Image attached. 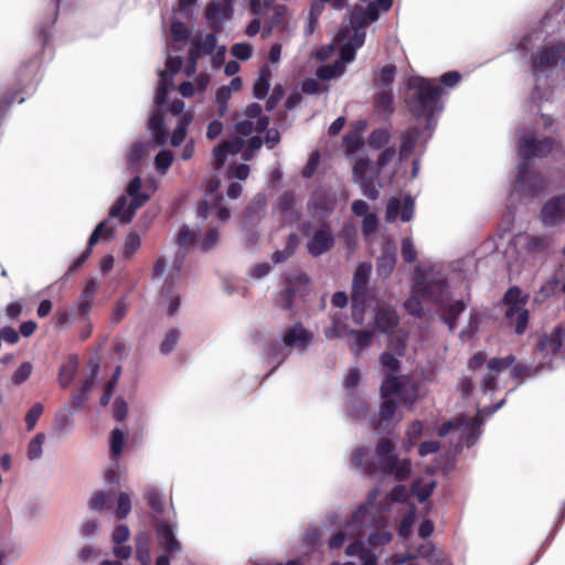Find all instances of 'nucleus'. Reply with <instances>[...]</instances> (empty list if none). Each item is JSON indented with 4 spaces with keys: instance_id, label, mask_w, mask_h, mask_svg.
I'll list each match as a JSON object with an SVG mask.
<instances>
[{
    "instance_id": "nucleus-58",
    "label": "nucleus",
    "mask_w": 565,
    "mask_h": 565,
    "mask_svg": "<svg viewBox=\"0 0 565 565\" xmlns=\"http://www.w3.org/2000/svg\"><path fill=\"white\" fill-rule=\"evenodd\" d=\"M253 54V47L246 42L236 43L232 46V55L238 60L246 61Z\"/></svg>"
},
{
    "instance_id": "nucleus-43",
    "label": "nucleus",
    "mask_w": 565,
    "mask_h": 565,
    "mask_svg": "<svg viewBox=\"0 0 565 565\" xmlns=\"http://www.w3.org/2000/svg\"><path fill=\"white\" fill-rule=\"evenodd\" d=\"M245 117L256 120L258 132L265 130L268 126V118L262 115V107L258 104L247 106Z\"/></svg>"
},
{
    "instance_id": "nucleus-44",
    "label": "nucleus",
    "mask_w": 565,
    "mask_h": 565,
    "mask_svg": "<svg viewBox=\"0 0 565 565\" xmlns=\"http://www.w3.org/2000/svg\"><path fill=\"white\" fill-rule=\"evenodd\" d=\"M45 443V435L38 433L29 443L26 456L30 460H38L43 454V445Z\"/></svg>"
},
{
    "instance_id": "nucleus-31",
    "label": "nucleus",
    "mask_w": 565,
    "mask_h": 565,
    "mask_svg": "<svg viewBox=\"0 0 565 565\" xmlns=\"http://www.w3.org/2000/svg\"><path fill=\"white\" fill-rule=\"evenodd\" d=\"M243 86L241 77H234L228 85L222 86L216 92V103L218 105V111L223 115L227 108V102L232 95L241 90Z\"/></svg>"
},
{
    "instance_id": "nucleus-21",
    "label": "nucleus",
    "mask_w": 565,
    "mask_h": 565,
    "mask_svg": "<svg viewBox=\"0 0 565 565\" xmlns=\"http://www.w3.org/2000/svg\"><path fill=\"white\" fill-rule=\"evenodd\" d=\"M333 243L334 239L330 227L323 224L310 237V239L307 243V248L312 256H319L329 250L333 246Z\"/></svg>"
},
{
    "instance_id": "nucleus-14",
    "label": "nucleus",
    "mask_w": 565,
    "mask_h": 565,
    "mask_svg": "<svg viewBox=\"0 0 565 565\" xmlns=\"http://www.w3.org/2000/svg\"><path fill=\"white\" fill-rule=\"evenodd\" d=\"M377 173L379 170L364 158H360L353 163V177L360 183L363 194L371 200H375L379 196V191L374 185V179Z\"/></svg>"
},
{
    "instance_id": "nucleus-59",
    "label": "nucleus",
    "mask_w": 565,
    "mask_h": 565,
    "mask_svg": "<svg viewBox=\"0 0 565 565\" xmlns=\"http://www.w3.org/2000/svg\"><path fill=\"white\" fill-rule=\"evenodd\" d=\"M376 107L382 109L385 113H391L393 110V96L388 90L381 92L375 100Z\"/></svg>"
},
{
    "instance_id": "nucleus-18",
    "label": "nucleus",
    "mask_w": 565,
    "mask_h": 565,
    "mask_svg": "<svg viewBox=\"0 0 565 565\" xmlns=\"http://www.w3.org/2000/svg\"><path fill=\"white\" fill-rule=\"evenodd\" d=\"M381 254L376 262V271L381 277H388L396 264V246L393 241L381 238Z\"/></svg>"
},
{
    "instance_id": "nucleus-8",
    "label": "nucleus",
    "mask_w": 565,
    "mask_h": 565,
    "mask_svg": "<svg viewBox=\"0 0 565 565\" xmlns=\"http://www.w3.org/2000/svg\"><path fill=\"white\" fill-rule=\"evenodd\" d=\"M408 87L414 93L409 102L411 111L417 117H427L428 122L435 111L439 110L438 96L443 88L423 77H413L408 81Z\"/></svg>"
},
{
    "instance_id": "nucleus-26",
    "label": "nucleus",
    "mask_w": 565,
    "mask_h": 565,
    "mask_svg": "<svg viewBox=\"0 0 565 565\" xmlns=\"http://www.w3.org/2000/svg\"><path fill=\"white\" fill-rule=\"evenodd\" d=\"M311 342L312 334L300 324L294 326L284 335V343L297 350H305Z\"/></svg>"
},
{
    "instance_id": "nucleus-10",
    "label": "nucleus",
    "mask_w": 565,
    "mask_h": 565,
    "mask_svg": "<svg viewBox=\"0 0 565 565\" xmlns=\"http://www.w3.org/2000/svg\"><path fill=\"white\" fill-rule=\"evenodd\" d=\"M486 409H479L478 414L473 418H468L462 415L456 419V422H447L439 428V435L445 436L452 429L456 430L460 438L466 441L468 446L472 445L480 434V427L482 425V416Z\"/></svg>"
},
{
    "instance_id": "nucleus-6",
    "label": "nucleus",
    "mask_w": 565,
    "mask_h": 565,
    "mask_svg": "<svg viewBox=\"0 0 565 565\" xmlns=\"http://www.w3.org/2000/svg\"><path fill=\"white\" fill-rule=\"evenodd\" d=\"M391 516H387V522L384 525H376L375 523L363 524L362 525V534L358 537L352 535H345L344 543H348L345 548V554L349 557H358L361 562V565H376L377 557L374 553L365 548L362 537L365 535V531L369 529H376V531L371 532L367 539L369 544L372 547L383 546L391 542L392 534L385 530L386 525L390 523Z\"/></svg>"
},
{
    "instance_id": "nucleus-47",
    "label": "nucleus",
    "mask_w": 565,
    "mask_h": 565,
    "mask_svg": "<svg viewBox=\"0 0 565 565\" xmlns=\"http://www.w3.org/2000/svg\"><path fill=\"white\" fill-rule=\"evenodd\" d=\"M125 433L118 428L114 429L110 437V454L113 457H119L125 448Z\"/></svg>"
},
{
    "instance_id": "nucleus-52",
    "label": "nucleus",
    "mask_w": 565,
    "mask_h": 565,
    "mask_svg": "<svg viewBox=\"0 0 565 565\" xmlns=\"http://www.w3.org/2000/svg\"><path fill=\"white\" fill-rule=\"evenodd\" d=\"M269 71L265 70L262 72L260 76L257 78L255 85H254V96L258 99L264 98L270 87L269 84Z\"/></svg>"
},
{
    "instance_id": "nucleus-61",
    "label": "nucleus",
    "mask_w": 565,
    "mask_h": 565,
    "mask_svg": "<svg viewBox=\"0 0 565 565\" xmlns=\"http://www.w3.org/2000/svg\"><path fill=\"white\" fill-rule=\"evenodd\" d=\"M43 413V406L40 403H35L28 412L25 416V423L29 430L33 429Z\"/></svg>"
},
{
    "instance_id": "nucleus-27",
    "label": "nucleus",
    "mask_w": 565,
    "mask_h": 565,
    "mask_svg": "<svg viewBox=\"0 0 565 565\" xmlns=\"http://www.w3.org/2000/svg\"><path fill=\"white\" fill-rule=\"evenodd\" d=\"M564 53V44H557L556 46L545 45L544 50L540 53V55L535 57L533 66L536 70H544L551 67L563 57Z\"/></svg>"
},
{
    "instance_id": "nucleus-22",
    "label": "nucleus",
    "mask_w": 565,
    "mask_h": 565,
    "mask_svg": "<svg viewBox=\"0 0 565 565\" xmlns=\"http://www.w3.org/2000/svg\"><path fill=\"white\" fill-rule=\"evenodd\" d=\"M158 544L170 556L181 552V543L175 537V529L168 523H160L157 527Z\"/></svg>"
},
{
    "instance_id": "nucleus-62",
    "label": "nucleus",
    "mask_w": 565,
    "mask_h": 565,
    "mask_svg": "<svg viewBox=\"0 0 565 565\" xmlns=\"http://www.w3.org/2000/svg\"><path fill=\"white\" fill-rule=\"evenodd\" d=\"M178 340H179V333H178V331H175V330H171V331H169V332L166 334V337H164L163 341L161 342L160 351H161L163 354H168V353H170V352L174 349V347H175V344H177Z\"/></svg>"
},
{
    "instance_id": "nucleus-3",
    "label": "nucleus",
    "mask_w": 565,
    "mask_h": 565,
    "mask_svg": "<svg viewBox=\"0 0 565 565\" xmlns=\"http://www.w3.org/2000/svg\"><path fill=\"white\" fill-rule=\"evenodd\" d=\"M420 299L429 300L441 308L446 307L447 288L441 274L434 268L415 271L412 297L405 302V309L413 316H420Z\"/></svg>"
},
{
    "instance_id": "nucleus-7",
    "label": "nucleus",
    "mask_w": 565,
    "mask_h": 565,
    "mask_svg": "<svg viewBox=\"0 0 565 565\" xmlns=\"http://www.w3.org/2000/svg\"><path fill=\"white\" fill-rule=\"evenodd\" d=\"M351 460L354 466L366 472L376 470L386 472L387 469L394 468L397 463L395 445L388 438H381L376 444L374 454H371L369 449L356 448L352 452Z\"/></svg>"
},
{
    "instance_id": "nucleus-2",
    "label": "nucleus",
    "mask_w": 565,
    "mask_h": 565,
    "mask_svg": "<svg viewBox=\"0 0 565 565\" xmlns=\"http://www.w3.org/2000/svg\"><path fill=\"white\" fill-rule=\"evenodd\" d=\"M366 25L367 23L362 21V15L359 12L352 13L350 25L343 28L334 39V44L340 51V61L332 65L321 66L317 72L319 78L329 81L344 73V64L352 62L356 50L364 44Z\"/></svg>"
},
{
    "instance_id": "nucleus-45",
    "label": "nucleus",
    "mask_w": 565,
    "mask_h": 565,
    "mask_svg": "<svg viewBox=\"0 0 565 565\" xmlns=\"http://www.w3.org/2000/svg\"><path fill=\"white\" fill-rule=\"evenodd\" d=\"M377 224H379L377 216L374 213L366 214L363 217L362 232L365 237V241L372 248H373L374 242L371 236L375 233V231L377 228Z\"/></svg>"
},
{
    "instance_id": "nucleus-48",
    "label": "nucleus",
    "mask_w": 565,
    "mask_h": 565,
    "mask_svg": "<svg viewBox=\"0 0 565 565\" xmlns=\"http://www.w3.org/2000/svg\"><path fill=\"white\" fill-rule=\"evenodd\" d=\"M141 245V238L138 234L136 233H130L124 245H122V249H121V253H122V256L126 258V259H129L134 256V254L139 249Z\"/></svg>"
},
{
    "instance_id": "nucleus-49",
    "label": "nucleus",
    "mask_w": 565,
    "mask_h": 565,
    "mask_svg": "<svg viewBox=\"0 0 565 565\" xmlns=\"http://www.w3.org/2000/svg\"><path fill=\"white\" fill-rule=\"evenodd\" d=\"M33 372V365L31 362L21 363L18 369L11 375V382L13 385H21L24 383Z\"/></svg>"
},
{
    "instance_id": "nucleus-56",
    "label": "nucleus",
    "mask_w": 565,
    "mask_h": 565,
    "mask_svg": "<svg viewBox=\"0 0 565 565\" xmlns=\"http://www.w3.org/2000/svg\"><path fill=\"white\" fill-rule=\"evenodd\" d=\"M395 77V67L393 65H386L382 67L376 76L377 86H387L393 83Z\"/></svg>"
},
{
    "instance_id": "nucleus-35",
    "label": "nucleus",
    "mask_w": 565,
    "mask_h": 565,
    "mask_svg": "<svg viewBox=\"0 0 565 565\" xmlns=\"http://www.w3.org/2000/svg\"><path fill=\"white\" fill-rule=\"evenodd\" d=\"M78 366L76 356H70L68 360L61 366L58 372V382L61 386L66 387L73 381Z\"/></svg>"
},
{
    "instance_id": "nucleus-1",
    "label": "nucleus",
    "mask_w": 565,
    "mask_h": 565,
    "mask_svg": "<svg viewBox=\"0 0 565 565\" xmlns=\"http://www.w3.org/2000/svg\"><path fill=\"white\" fill-rule=\"evenodd\" d=\"M379 491L374 490L370 493L367 502L361 505L352 515L350 521H348L343 527L337 532L329 541L330 548H339L342 546L345 535H352L358 537L362 534V525L363 524H372L384 525L387 522V516L396 510H407V515L401 522L398 527V534L402 537H408L412 527L415 522V509L414 507L409 508L408 505H404V501L408 497V492L404 486H397L393 489L390 499H385L382 503L379 500Z\"/></svg>"
},
{
    "instance_id": "nucleus-34",
    "label": "nucleus",
    "mask_w": 565,
    "mask_h": 565,
    "mask_svg": "<svg viewBox=\"0 0 565 565\" xmlns=\"http://www.w3.org/2000/svg\"><path fill=\"white\" fill-rule=\"evenodd\" d=\"M375 324L382 331H388L397 324V316L390 307H380L375 313Z\"/></svg>"
},
{
    "instance_id": "nucleus-55",
    "label": "nucleus",
    "mask_w": 565,
    "mask_h": 565,
    "mask_svg": "<svg viewBox=\"0 0 565 565\" xmlns=\"http://www.w3.org/2000/svg\"><path fill=\"white\" fill-rule=\"evenodd\" d=\"M388 139L390 132L387 129H377L370 135L367 143L370 147L379 149L386 145L388 142Z\"/></svg>"
},
{
    "instance_id": "nucleus-60",
    "label": "nucleus",
    "mask_w": 565,
    "mask_h": 565,
    "mask_svg": "<svg viewBox=\"0 0 565 565\" xmlns=\"http://www.w3.org/2000/svg\"><path fill=\"white\" fill-rule=\"evenodd\" d=\"M423 425L420 422H414L406 431V448H411L415 445L418 437L422 435Z\"/></svg>"
},
{
    "instance_id": "nucleus-32",
    "label": "nucleus",
    "mask_w": 565,
    "mask_h": 565,
    "mask_svg": "<svg viewBox=\"0 0 565 565\" xmlns=\"http://www.w3.org/2000/svg\"><path fill=\"white\" fill-rule=\"evenodd\" d=\"M233 6L222 1H213L206 8V18L211 22H220L231 19Z\"/></svg>"
},
{
    "instance_id": "nucleus-38",
    "label": "nucleus",
    "mask_w": 565,
    "mask_h": 565,
    "mask_svg": "<svg viewBox=\"0 0 565 565\" xmlns=\"http://www.w3.org/2000/svg\"><path fill=\"white\" fill-rule=\"evenodd\" d=\"M191 121H192V115L190 113H184L182 116H180L178 126L171 136V145L172 146L177 147L184 140V138L186 136V129H188L189 125L191 124Z\"/></svg>"
},
{
    "instance_id": "nucleus-64",
    "label": "nucleus",
    "mask_w": 565,
    "mask_h": 565,
    "mask_svg": "<svg viewBox=\"0 0 565 565\" xmlns=\"http://www.w3.org/2000/svg\"><path fill=\"white\" fill-rule=\"evenodd\" d=\"M235 129L242 136H248L254 131H258L256 128V120L245 117L242 120H237Z\"/></svg>"
},
{
    "instance_id": "nucleus-29",
    "label": "nucleus",
    "mask_w": 565,
    "mask_h": 565,
    "mask_svg": "<svg viewBox=\"0 0 565 565\" xmlns=\"http://www.w3.org/2000/svg\"><path fill=\"white\" fill-rule=\"evenodd\" d=\"M114 230L107 226V222H102L97 225V227L92 233L88 239V248L76 259L70 267L71 271L77 270L84 262L88 258L90 250L89 248L94 246L100 237H110L113 236Z\"/></svg>"
},
{
    "instance_id": "nucleus-39",
    "label": "nucleus",
    "mask_w": 565,
    "mask_h": 565,
    "mask_svg": "<svg viewBox=\"0 0 565 565\" xmlns=\"http://www.w3.org/2000/svg\"><path fill=\"white\" fill-rule=\"evenodd\" d=\"M113 499H114V494L111 492L100 490V491L95 492L90 497V499L88 501V505L92 510L103 511L110 507Z\"/></svg>"
},
{
    "instance_id": "nucleus-25",
    "label": "nucleus",
    "mask_w": 565,
    "mask_h": 565,
    "mask_svg": "<svg viewBox=\"0 0 565 565\" xmlns=\"http://www.w3.org/2000/svg\"><path fill=\"white\" fill-rule=\"evenodd\" d=\"M216 36L212 33L198 34L191 43L190 60L198 62L202 55L212 54L216 46Z\"/></svg>"
},
{
    "instance_id": "nucleus-15",
    "label": "nucleus",
    "mask_w": 565,
    "mask_h": 565,
    "mask_svg": "<svg viewBox=\"0 0 565 565\" xmlns=\"http://www.w3.org/2000/svg\"><path fill=\"white\" fill-rule=\"evenodd\" d=\"M220 186L218 181H211L205 199L199 205V214L203 218L215 215L221 221L230 217V212L222 205L223 199L216 193Z\"/></svg>"
},
{
    "instance_id": "nucleus-57",
    "label": "nucleus",
    "mask_w": 565,
    "mask_h": 565,
    "mask_svg": "<svg viewBox=\"0 0 565 565\" xmlns=\"http://www.w3.org/2000/svg\"><path fill=\"white\" fill-rule=\"evenodd\" d=\"M341 237L345 241V244L350 250H354L358 245V234L354 225H345L342 228Z\"/></svg>"
},
{
    "instance_id": "nucleus-37",
    "label": "nucleus",
    "mask_w": 565,
    "mask_h": 565,
    "mask_svg": "<svg viewBox=\"0 0 565 565\" xmlns=\"http://www.w3.org/2000/svg\"><path fill=\"white\" fill-rule=\"evenodd\" d=\"M417 138H418V130L415 128L408 129L402 135V142H401V147H399V159L401 160L404 158H407L412 153V151L416 145Z\"/></svg>"
},
{
    "instance_id": "nucleus-42",
    "label": "nucleus",
    "mask_w": 565,
    "mask_h": 565,
    "mask_svg": "<svg viewBox=\"0 0 565 565\" xmlns=\"http://www.w3.org/2000/svg\"><path fill=\"white\" fill-rule=\"evenodd\" d=\"M145 499L147 500L150 508L157 512H162L163 509V495L154 486H148L145 490Z\"/></svg>"
},
{
    "instance_id": "nucleus-13",
    "label": "nucleus",
    "mask_w": 565,
    "mask_h": 565,
    "mask_svg": "<svg viewBox=\"0 0 565 565\" xmlns=\"http://www.w3.org/2000/svg\"><path fill=\"white\" fill-rule=\"evenodd\" d=\"M372 271V266L369 263H362L353 277L352 302H353V317L356 322H361V315L363 313L364 295L369 278Z\"/></svg>"
},
{
    "instance_id": "nucleus-63",
    "label": "nucleus",
    "mask_w": 565,
    "mask_h": 565,
    "mask_svg": "<svg viewBox=\"0 0 565 565\" xmlns=\"http://www.w3.org/2000/svg\"><path fill=\"white\" fill-rule=\"evenodd\" d=\"M171 34L173 41L175 42H185L189 36V30L184 23L175 21L171 24Z\"/></svg>"
},
{
    "instance_id": "nucleus-11",
    "label": "nucleus",
    "mask_w": 565,
    "mask_h": 565,
    "mask_svg": "<svg viewBox=\"0 0 565 565\" xmlns=\"http://www.w3.org/2000/svg\"><path fill=\"white\" fill-rule=\"evenodd\" d=\"M520 369L514 364V358L509 355L501 359H491L488 362V372L483 377L482 390L484 392L492 391L497 387V380L502 375L508 377H516Z\"/></svg>"
},
{
    "instance_id": "nucleus-16",
    "label": "nucleus",
    "mask_w": 565,
    "mask_h": 565,
    "mask_svg": "<svg viewBox=\"0 0 565 565\" xmlns=\"http://www.w3.org/2000/svg\"><path fill=\"white\" fill-rule=\"evenodd\" d=\"M552 150V141L550 139L542 140L536 143L532 135L525 136L518 134V153L523 159L541 157L547 154Z\"/></svg>"
},
{
    "instance_id": "nucleus-23",
    "label": "nucleus",
    "mask_w": 565,
    "mask_h": 565,
    "mask_svg": "<svg viewBox=\"0 0 565 565\" xmlns=\"http://www.w3.org/2000/svg\"><path fill=\"white\" fill-rule=\"evenodd\" d=\"M401 211V220L403 222H408L413 218L414 214V201L411 196L405 198L404 203L402 204L401 200L397 198H392L386 207L385 220L388 223H393L396 221L397 215Z\"/></svg>"
},
{
    "instance_id": "nucleus-54",
    "label": "nucleus",
    "mask_w": 565,
    "mask_h": 565,
    "mask_svg": "<svg viewBox=\"0 0 565 565\" xmlns=\"http://www.w3.org/2000/svg\"><path fill=\"white\" fill-rule=\"evenodd\" d=\"M557 286H558V280L556 278L550 279L535 294L534 301L535 302L545 301L550 296H552L556 291Z\"/></svg>"
},
{
    "instance_id": "nucleus-17",
    "label": "nucleus",
    "mask_w": 565,
    "mask_h": 565,
    "mask_svg": "<svg viewBox=\"0 0 565 565\" xmlns=\"http://www.w3.org/2000/svg\"><path fill=\"white\" fill-rule=\"evenodd\" d=\"M563 343H565V329L554 328L550 334L541 338L539 350L547 366L551 365L552 356L556 354Z\"/></svg>"
},
{
    "instance_id": "nucleus-24",
    "label": "nucleus",
    "mask_w": 565,
    "mask_h": 565,
    "mask_svg": "<svg viewBox=\"0 0 565 565\" xmlns=\"http://www.w3.org/2000/svg\"><path fill=\"white\" fill-rule=\"evenodd\" d=\"M245 142L243 139L238 137H234L224 141L222 145L214 149V166L215 168H221L227 158L228 154L235 156L244 152Z\"/></svg>"
},
{
    "instance_id": "nucleus-50",
    "label": "nucleus",
    "mask_w": 565,
    "mask_h": 565,
    "mask_svg": "<svg viewBox=\"0 0 565 565\" xmlns=\"http://www.w3.org/2000/svg\"><path fill=\"white\" fill-rule=\"evenodd\" d=\"M350 334L353 339L352 347L355 349L356 353H360L371 343L372 333L369 331H351Z\"/></svg>"
},
{
    "instance_id": "nucleus-4",
    "label": "nucleus",
    "mask_w": 565,
    "mask_h": 565,
    "mask_svg": "<svg viewBox=\"0 0 565 565\" xmlns=\"http://www.w3.org/2000/svg\"><path fill=\"white\" fill-rule=\"evenodd\" d=\"M381 396L383 402L380 408V423L375 426L381 428L385 423L383 429L388 428L391 425H396L404 416L402 412L403 405H411L414 403L416 395L414 392L409 393L404 386V380L395 376L387 377L381 386Z\"/></svg>"
},
{
    "instance_id": "nucleus-40",
    "label": "nucleus",
    "mask_w": 565,
    "mask_h": 565,
    "mask_svg": "<svg viewBox=\"0 0 565 565\" xmlns=\"http://www.w3.org/2000/svg\"><path fill=\"white\" fill-rule=\"evenodd\" d=\"M552 245L548 236H529L525 238L524 246L529 253H542L547 250Z\"/></svg>"
},
{
    "instance_id": "nucleus-41",
    "label": "nucleus",
    "mask_w": 565,
    "mask_h": 565,
    "mask_svg": "<svg viewBox=\"0 0 565 565\" xmlns=\"http://www.w3.org/2000/svg\"><path fill=\"white\" fill-rule=\"evenodd\" d=\"M160 303L166 307L168 313H173L179 306V297L171 286H166L160 296Z\"/></svg>"
},
{
    "instance_id": "nucleus-30",
    "label": "nucleus",
    "mask_w": 565,
    "mask_h": 565,
    "mask_svg": "<svg viewBox=\"0 0 565 565\" xmlns=\"http://www.w3.org/2000/svg\"><path fill=\"white\" fill-rule=\"evenodd\" d=\"M310 206L316 212L329 213L335 207V195L328 190H318L310 199Z\"/></svg>"
},
{
    "instance_id": "nucleus-53",
    "label": "nucleus",
    "mask_w": 565,
    "mask_h": 565,
    "mask_svg": "<svg viewBox=\"0 0 565 565\" xmlns=\"http://www.w3.org/2000/svg\"><path fill=\"white\" fill-rule=\"evenodd\" d=\"M131 510L130 495L127 492H120L118 495V502L115 510L117 519H125Z\"/></svg>"
},
{
    "instance_id": "nucleus-12",
    "label": "nucleus",
    "mask_w": 565,
    "mask_h": 565,
    "mask_svg": "<svg viewBox=\"0 0 565 565\" xmlns=\"http://www.w3.org/2000/svg\"><path fill=\"white\" fill-rule=\"evenodd\" d=\"M505 303L509 306L507 318L511 322H515V332L521 334L525 331L529 322V311L525 309V300L519 288H511L504 297Z\"/></svg>"
},
{
    "instance_id": "nucleus-9",
    "label": "nucleus",
    "mask_w": 565,
    "mask_h": 565,
    "mask_svg": "<svg viewBox=\"0 0 565 565\" xmlns=\"http://www.w3.org/2000/svg\"><path fill=\"white\" fill-rule=\"evenodd\" d=\"M418 557L427 559L433 565H450L448 557L437 550L431 542H424L417 546H411L404 555H392L385 561V565H417L414 561Z\"/></svg>"
},
{
    "instance_id": "nucleus-33",
    "label": "nucleus",
    "mask_w": 565,
    "mask_h": 565,
    "mask_svg": "<svg viewBox=\"0 0 565 565\" xmlns=\"http://www.w3.org/2000/svg\"><path fill=\"white\" fill-rule=\"evenodd\" d=\"M392 6V0H375L370 2L365 10H355L362 15V21L365 23L374 22L379 19L380 10L387 11Z\"/></svg>"
},
{
    "instance_id": "nucleus-51",
    "label": "nucleus",
    "mask_w": 565,
    "mask_h": 565,
    "mask_svg": "<svg viewBox=\"0 0 565 565\" xmlns=\"http://www.w3.org/2000/svg\"><path fill=\"white\" fill-rule=\"evenodd\" d=\"M411 461L408 459H398L392 469H387L385 473L394 475L397 480H405L411 475Z\"/></svg>"
},
{
    "instance_id": "nucleus-36",
    "label": "nucleus",
    "mask_w": 565,
    "mask_h": 565,
    "mask_svg": "<svg viewBox=\"0 0 565 565\" xmlns=\"http://www.w3.org/2000/svg\"><path fill=\"white\" fill-rule=\"evenodd\" d=\"M365 127L366 124L364 121H359L356 124V130L344 137L343 142L349 153H354L363 146L361 132L365 129Z\"/></svg>"
},
{
    "instance_id": "nucleus-5",
    "label": "nucleus",
    "mask_w": 565,
    "mask_h": 565,
    "mask_svg": "<svg viewBox=\"0 0 565 565\" xmlns=\"http://www.w3.org/2000/svg\"><path fill=\"white\" fill-rule=\"evenodd\" d=\"M182 61L178 56H168L166 70L159 72V86L157 89L154 104L156 108L152 111L149 120V128L152 134V139L157 146L164 145L167 135L163 127V113L162 108L166 104L167 94L172 85L173 75L180 70Z\"/></svg>"
},
{
    "instance_id": "nucleus-28",
    "label": "nucleus",
    "mask_w": 565,
    "mask_h": 565,
    "mask_svg": "<svg viewBox=\"0 0 565 565\" xmlns=\"http://www.w3.org/2000/svg\"><path fill=\"white\" fill-rule=\"evenodd\" d=\"M542 180L534 172L527 168H520L515 182V190L526 192L530 195H534L541 186Z\"/></svg>"
},
{
    "instance_id": "nucleus-46",
    "label": "nucleus",
    "mask_w": 565,
    "mask_h": 565,
    "mask_svg": "<svg viewBox=\"0 0 565 565\" xmlns=\"http://www.w3.org/2000/svg\"><path fill=\"white\" fill-rule=\"evenodd\" d=\"M436 487V481L429 479L427 481L417 480L413 484V493L418 498L420 502L425 501L433 492Z\"/></svg>"
},
{
    "instance_id": "nucleus-20",
    "label": "nucleus",
    "mask_w": 565,
    "mask_h": 565,
    "mask_svg": "<svg viewBox=\"0 0 565 565\" xmlns=\"http://www.w3.org/2000/svg\"><path fill=\"white\" fill-rule=\"evenodd\" d=\"M149 196H143L142 199H131L128 203L126 196H120L116 203L111 206L109 215L111 217H117L121 223H129L135 212L148 200Z\"/></svg>"
},
{
    "instance_id": "nucleus-19",
    "label": "nucleus",
    "mask_w": 565,
    "mask_h": 565,
    "mask_svg": "<svg viewBox=\"0 0 565 565\" xmlns=\"http://www.w3.org/2000/svg\"><path fill=\"white\" fill-rule=\"evenodd\" d=\"M545 226H555L565 221V196H555L548 200L541 212Z\"/></svg>"
}]
</instances>
